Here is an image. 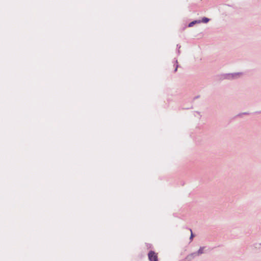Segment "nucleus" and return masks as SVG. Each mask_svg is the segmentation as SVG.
Wrapping results in <instances>:
<instances>
[{
  "label": "nucleus",
  "instance_id": "1",
  "mask_svg": "<svg viewBox=\"0 0 261 261\" xmlns=\"http://www.w3.org/2000/svg\"><path fill=\"white\" fill-rule=\"evenodd\" d=\"M149 261H158V253L153 251H150L148 254Z\"/></svg>",
  "mask_w": 261,
  "mask_h": 261
},
{
  "label": "nucleus",
  "instance_id": "2",
  "mask_svg": "<svg viewBox=\"0 0 261 261\" xmlns=\"http://www.w3.org/2000/svg\"><path fill=\"white\" fill-rule=\"evenodd\" d=\"M200 22H201L200 20H195V21H192V22H190V23H189V27H192V26H193L195 23H200Z\"/></svg>",
  "mask_w": 261,
  "mask_h": 261
},
{
  "label": "nucleus",
  "instance_id": "3",
  "mask_svg": "<svg viewBox=\"0 0 261 261\" xmlns=\"http://www.w3.org/2000/svg\"><path fill=\"white\" fill-rule=\"evenodd\" d=\"M209 21V19L206 18V17H204L202 18V20L200 21L201 22H203V23H207Z\"/></svg>",
  "mask_w": 261,
  "mask_h": 261
},
{
  "label": "nucleus",
  "instance_id": "4",
  "mask_svg": "<svg viewBox=\"0 0 261 261\" xmlns=\"http://www.w3.org/2000/svg\"><path fill=\"white\" fill-rule=\"evenodd\" d=\"M203 248H200L199 249V250L198 251V252H197L198 255L202 253V252H203Z\"/></svg>",
  "mask_w": 261,
  "mask_h": 261
},
{
  "label": "nucleus",
  "instance_id": "5",
  "mask_svg": "<svg viewBox=\"0 0 261 261\" xmlns=\"http://www.w3.org/2000/svg\"><path fill=\"white\" fill-rule=\"evenodd\" d=\"M190 231L191 232V237H190V239H192L193 238V234L192 233V231L191 229H190Z\"/></svg>",
  "mask_w": 261,
  "mask_h": 261
}]
</instances>
